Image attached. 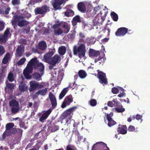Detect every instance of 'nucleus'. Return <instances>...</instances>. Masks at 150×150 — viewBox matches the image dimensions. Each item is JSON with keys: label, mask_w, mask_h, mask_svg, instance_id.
<instances>
[{"label": "nucleus", "mask_w": 150, "mask_h": 150, "mask_svg": "<svg viewBox=\"0 0 150 150\" xmlns=\"http://www.w3.org/2000/svg\"><path fill=\"white\" fill-rule=\"evenodd\" d=\"M78 10L82 13H84L86 11V8L84 3L83 2L79 3L77 4Z\"/></svg>", "instance_id": "24"}, {"label": "nucleus", "mask_w": 150, "mask_h": 150, "mask_svg": "<svg viewBox=\"0 0 150 150\" xmlns=\"http://www.w3.org/2000/svg\"><path fill=\"white\" fill-rule=\"evenodd\" d=\"M30 26H28L27 28L23 29V32L24 33H25L26 34H28L30 32Z\"/></svg>", "instance_id": "60"}, {"label": "nucleus", "mask_w": 150, "mask_h": 150, "mask_svg": "<svg viewBox=\"0 0 150 150\" xmlns=\"http://www.w3.org/2000/svg\"><path fill=\"white\" fill-rule=\"evenodd\" d=\"M14 126V124L12 123H7L6 126V129H7L8 130L12 129L13 127Z\"/></svg>", "instance_id": "45"}, {"label": "nucleus", "mask_w": 150, "mask_h": 150, "mask_svg": "<svg viewBox=\"0 0 150 150\" xmlns=\"http://www.w3.org/2000/svg\"><path fill=\"white\" fill-rule=\"evenodd\" d=\"M26 59L23 57L21 59L17 62V64L18 65H21L23 64L25 62Z\"/></svg>", "instance_id": "48"}, {"label": "nucleus", "mask_w": 150, "mask_h": 150, "mask_svg": "<svg viewBox=\"0 0 150 150\" xmlns=\"http://www.w3.org/2000/svg\"><path fill=\"white\" fill-rule=\"evenodd\" d=\"M9 105L12 107H18L19 106V103L16 100H12L10 101Z\"/></svg>", "instance_id": "37"}, {"label": "nucleus", "mask_w": 150, "mask_h": 150, "mask_svg": "<svg viewBox=\"0 0 150 150\" xmlns=\"http://www.w3.org/2000/svg\"><path fill=\"white\" fill-rule=\"evenodd\" d=\"M119 91H120V93L117 96L118 97L121 98L125 96L124 90L122 88L119 87Z\"/></svg>", "instance_id": "41"}, {"label": "nucleus", "mask_w": 150, "mask_h": 150, "mask_svg": "<svg viewBox=\"0 0 150 150\" xmlns=\"http://www.w3.org/2000/svg\"><path fill=\"white\" fill-rule=\"evenodd\" d=\"M78 73L79 77L81 79L85 78L87 76L86 73L83 70H80Z\"/></svg>", "instance_id": "30"}, {"label": "nucleus", "mask_w": 150, "mask_h": 150, "mask_svg": "<svg viewBox=\"0 0 150 150\" xmlns=\"http://www.w3.org/2000/svg\"><path fill=\"white\" fill-rule=\"evenodd\" d=\"M127 127L126 125H119L117 131L119 133L125 134L127 133Z\"/></svg>", "instance_id": "18"}, {"label": "nucleus", "mask_w": 150, "mask_h": 150, "mask_svg": "<svg viewBox=\"0 0 150 150\" xmlns=\"http://www.w3.org/2000/svg\"><path fill=\"white\" fill-rule=\"evenodd\" d=\"M100 54L98 51L95 50L93 49H90L89 50V55L91 57H97Z\"/></svg>", "instance_id": "22"}, {"label": "nucleus", "mask_w": 150, "mask_h": 150, "mask_svg": "<svg viewBox=\"0 0 150 150\" xmlns=\"http://www.w3.org/2000/svg\"><path fill=\"white\" fill-rule=\"evenodd\" d=\"M33 70L32 67L27 65L23 71V75L26 79H31L32 76L30 74L32 72Z\"/></svg>", "instance_id": "7"}, {"label": "nucleus", "mask_w": 150, "mask_h": 150, "mask_svg": "<svg viewBox=\"0 0 150 150\" xmlns=\"http://www.w3.org/2000/svg\"><path fill=\"white\" fill-rule=\"evenodd\" d=\"M127 28L125 27H121L118 28L115 33V35L117 36L122 37L126 34Z\"/></svg>", "instance_id": "9"}, {"label": "nucleus", "mask_w": 150, "mask_h": 150, "mask_svg": "<svg viewBox=\"0 0 150 150\" xmlns=\"http://www.w3.org/2000/svg\"><path fill=\"white\" fill-rule=\"evenodd\" d=\"M41 73V74L38 72H35L32 75L31 79H34L36 80L39 81L41 79L42 76L43 74L44 73Z\"/></svg>", "instance_id": "23"}, {"label": "nucleus", "mask_w": 150, "mask_h": 150, "mask_svg": "<svg viewBox=\"0 0 150 150\" xmlns=\"http://www.w3.org/2000/svg\"><path fill=\"white\" fill-rule=\"evenodd\" d=\"M4 132L6 134L7 136H10L12 134V129H6V130Z\"/></svg>", "instance_id": "54"}, {"label": "nucleus", "mask_w": 150, "mask_h": 150, "mask_svg": "<svg viewBox=\"0 0 150 150\" xmlns=\"http://www.w3.org/2000/svg\"><path fill=\"white\" fill-rule=\"evenodd\" d=\"M73 20H74L75 21H76L77 22H81V20L80 19V16L79 15L76 16L74 17L73 19Z\"/></svg>", "instance_id": "56"}, {"label": "nucleus", "mask_w": 150, "mask_h": 150, "mask_svg": "<svg viewBox=\"0 0 150 150\" xmlns=\"http://www.w3.org/2000/svg\"><path fill=\"white\" fill-rule=\"evenodd\" d=\"M73 51L74 55L77 54L80 58L84 57L86 52L85 45L81 44L78 47L76 45L74 46L73 47Z\"/></svg>", "instance_id": "1"}, {"label": "nucleus", "mask_w": 150, "mask_h": 150, "mask_svg": "<svg viewBox=\"0 0 150 150\" xmlns=\"http://www.w3.org/2000/svg\"><path fill=\"white\" fill-rule=\"evenodd\" d=\"M98 71L97 77L99 79V82L103 85H107L108 84V81L105 74L103 72L97 71Z\"/></svg>", "instance_id": "5"}, {"label": "nucleus", "mask_w": 150, "mask_h": 150, "mask_svg": "<svg viewBox=\"0 0 150 150\" xmlns=\"http://www.w3.org/2000/svg\"><path fill=\"white\" fill-rule=\"evenodd\" d=\"M68 91V88H64L61 92L59 96L60 100L62 99Z\"/></svg>", "instance_id": "34"}, {"label": "nucleus", "mask_w": 150, "mask_h": 150, "mask_svg": "<svg viewBox=\"0 0 150 150\" xmlns=\"http://www.w3.org/2000/svg\"><path fill=\"white\" fill-rule=\"evenodd\" d=\"M67 36L69 38L71 39H73L74 38V35L73 33L69 34Z\"/></svg>", "instance_id": "64"}, {"label": "nucleus", "mask_w": 150, "mask_h": 150, "mask_svg": "<svg viewBox=\"0 0 150 150\" xmlns=\"http://www.w3.org/2000/svg\"><path fill=\"white\" fill-rule=\"evenodd\" d=\"M47 47V44L45 41H42L39 43L38 48L40 50L44 51L46 49Z\"/></svg>", "instance_id": "25"}, {"label": "nucleus", "mask_w": 150, "mask_h": 150, "mask_svg": "<svg viewBox=\"0 0 150 150\" xmlns=\"http://www.w3.org/2000/svg\"><path fill=\"white\" fill-rule=\"evenodd\" d=\"M19 125L21 128H23L24 129H26V128L25 127V124L21 120H19Z\"/></svg>", "instance_id": "55"}, {"label": "nucleus", "mask_w": 150, "mask_h": 150, "mask_svg": "<svg viewBox=\"0 0 150 150\" xmlns=\"http://www.w3.org/2000/svg\"><path fill=\"white\" fill-rule=\"evenodd\" d=\"M10 58V54L9 53H7L5 55L2 60V62L4 64H6Z\"/></svg>", "instance_id": "28"}, {"label": "nucleus", "mask_w": 150, "mask_h": 150, "mask_svg": "<svg viewBox=\"0 0 150 150\" xmlns=\"http://www.w3.org/2000/svg\"><path fill=\"white\" fill-rule=\"evenodd\" d=\"M63 27L64 28V32L65 33H67L69 30V29L67 25H66L64 24Z\"/></svg>", "instance_id": "52"}, {"label": "nucleus", "mask_w": 150, "mask_h": 150, "mask_svg": "<svg viewBox=\"0 0 150 150\" xmlns=\"http://www.w3.org/2000/svg\"><path fill=\"white\" fill-rule=\"evenodd\" d=\"M89 104L92 106H95L97 104V101L96 100L92 99L90 100L89 102Z\"/></svg>", "instance_id": "46"}, {"label": "nucleus", "mask_w": 150, "mask_h": 150, "mask_svg": "<svg viewBox=\"0 0 150 150\" xmlns=\"http://www.w3.org/2000/svg\"><path fill=\"white\" fill-rule=\"evenodd\" d=\"M44 66L42 63L38 62L35 67V69H37L38 71L44 73Z\"/></svg>", "instance_id": "26"}, {"label": "nucleus", "mask_w": 150, "mask_h": 150, "mask_svg": "<svg viewBox=\"0 0 150 150\" xmlns=\"http://www.w3.org/2000/svg\"><path fill=\"white\" fill-rule=\"evenodd\" d=\"M6 87L10 90H13L14 87L13 84V83H8L6 84Z\"/></svg>", "instance_id": "50"}, {"label": "nucleus", "mask_w": 150, "mask_h": 150, "mask_svg": "<svg viewBox=\"0 0 150 150\" xmlns=\"http://www.w3.org/2000/svg\"><path fill=\"white\" fill-rule=\"evenodd\" d=\"M10 28H7L4 31V33L0 35V43H5L8 38L9 35H11V33H10Z\"/></svg>", "instance_id": "4"}, {"label": "nucleus", "mask_w": 150, "mask_h": 150, "mask_svg": "<svg viewBox=\"0 0 150 150\" xmlns=\"http://www.w3.org/2000/svg\"><path fill=\"white\" fill-rule=\"evenodd\" d=\"M113 116V113L112 112H111L110 114H106L107 119L108 122V125L109 127H111L116 123V122L114 121L112 118Z\"/></svg>", "instance_id": "11"}, {"label": "nucleus", "mask_w": 150, "mask_h": 150, "mask_svg": "<svg viewBox=\"0 0 150 150\" xmlns=\"http://www.w3.org/2000/svg\"><path fill=\"white\" fill-rule=\"evenodd\" d=\"M135 130V128L133 126L130 125L128 129V131L129 132H133Z\"/></svg>", "instance_id": "61"}, {"label": "nucleus", "mask_w": 150, "mask_h": 150, "mask_svg": "<svg viewBox=\"0 0 150 150\" xmlns=\"http://www.w3.org/2000/svg\"><path fill=\"white\" fill-rule=\"evenodd\" d=\"M50 11L49 7L46 5L42 6L41 7H37L35 9V14H42Z\"/></svg>", "instance_id": "6"}, {"label": "nucleus", "mask_w": 150, "mask_h": 150, "mask_svg": "<svg viewBox=\"0 0 150 150\" xmlns=\"http://www.w3.org/2000/svg\"><path fill=\"white\" fill-rule=\"evenodd\" d=\"M19 88L21 91L24 92L27 90V87L23 81H21L19 85Z\"/></svg>", "instance_id": "29"}, {"label": "nucleus", "mask_w": 150, "mask_h": 150, "mask_svg": "<svg viewBox=\"0 0 150 150\" xmlns=\"http://www.w3.org/2000/svg\"><path fill=\"white\" fill-rule=\"evenodd\" d=\"M61 59V58L60 56L58 55H55L52 58L50 64L53 66H55L57 63H59L60 62Z\"/></svg>", "instance_id": "17"}, {"label": "nucleus", "mask_w": 150, "mask_h": 150, "mask_svg": "<svg viewBox=\"0 0 150 150\" xmlns=\"http://www.w3.org/2000/svg\"><path fill=\"white\" fill-rule=\"evenodd\" d=\"M29 24V22L25 20L20 21L18 23V25L20 27L26 26Z\"/></svg>", "instance_id": "32"}, {"label": "nucleus", "mask_w": 150, "mask_h": 150, "mask_svg": "<svg viewBox=\"0 0 150 150\" xmlns=\"http://www.w3.org/2000/svg\"><path fill=\"white\" fill-rule=\"evenodd\" d=\"M66 150H78V149L75 146L71 144H68L66 146Z\"/></svg>", "instance_id": "38"}, {"label": "nucleus", "mask_w": 150, "mask_h": 150, "mask_svg": "<svg viewBox=\"0 0 150 150\" xmlns=\"http://www.w3.org/2000/svg\"><path fill=\"white\" fill-rule=\"evenodd\" d=\"M111 16L112 20L115 21H117L118 20V16L117 14L114 12H112L111 13Z\"/></svg>", "instance_id": "39"}, {"label": "nucleus", "mask_w": 150, "mask_h": 150, "mask_svg": "<svg viewBox=\"0 0 150 150\" xmlns=\"http://www.w3.org/2000/svg\"><path fill=\"white\" fill-rule=\"evenodd\" d=\"M52 111V110L50 109L46 112L44 113L42 116L40 118L39 121L42 123L44 122V121L47 118Z\"/></svg>", "instance_id": "16"}, {"label": "nucleus", "mask_w": 150, "mask_h": 150, "mask_svg": "<svg viewBox=\"0 0 150 150\" xmlns=\"http://www.w3.org/2000/svg\"><path fill=\"white\" fill-rule=\"evenodd\" d=\"M104 20L103 17L102 16H100L99 14L96 15L93 19V22L95 25H100L101 24Z\"/></svg>", "instance_id": "12"}, {"label": "nucleus", "mask_w": 150, "mask_h": 150, "mask_svg": "<svg viewBox=\"0 0 150 150\" xmlns=\"http://www.w3.org/2000/svg\"><path fill=\"white\" fill-rule=\"evenodd\" d=\"M61 23H59L58 24H56L53 25V27L54 29L58 28L61 26Z\"/></svg>", "instance_id": "63"}, {"label": "nucleus", "mask_w": 150, "mask_h": 150, "mask_svg": "<svg viewBox=\"0 0 150 150\" xmlns=\"http://www.w3.org/2000/svg\"><path fill=\"white\" fill-rule=\"evenodd\" d=\"M113 100L114 103V104L115 105V106L118 107L120 106V103L117 100V99H113Z\"/></svg>", "instance_id": "58"}, {"label": "nucleus", "mask_w": 150, "mask_h": 150, "mask_svg": "<svg viewBox=\"0 0 150 150\" xmlns=\"http://www.w3.org/2000/svg\"><path fill=\"white\" fill-rule=\"evenodd\" d=\"M29 84L30 86L29 88V90L31 92L36 90L37 89H41L44 87L43 85L34 81H30Z\"/></svg>", "instance_id": "3"}, {"label": "nucleus", "mask_w": 150, "mask_h": 150, "mask_svg": "<svg viewBox=\"0 0 150 150\" xmlns=\"http://www.w3.org/2000/svg\"><path fill=\"white\" fill-rule=\"evenodd\" d=\"M38 62L39 61L37 60V58L35 57L32 59L30 60L28 64V65L29 66H31V67H32V66H34L35 67Z\"/></svg>", "instance_id": "27"}, {"label": "nucleus", "mask_w": 150, "mask_h": 150, "mask_svg": "<svg viewBox=\"0 0 150 150\" xmlns=\"http://www.w3.org/2000/svg\"><path fill=\"white\" fill-rule=\"evenodd\" d=\"M64 1V0H54V2L52 3L53 7L55 10L61 9V6Z\"/></svg>", "instance_id": "13"}, {"label": "nucleus", "mask_w": 150, "mask_h": 150, "mask_svg": "<svg viewBox=\"0 0 150 150\" xmlns=\"http://www.w3.org/2000/svg\"><path fill=\"white\" fill-rule=\"evenodd\" d=\"M79 36L80 37V38L79 40V42H83L84 43H86V42L85 41V37L83 35V33H79Z\"/></svg>", "instance_id": "40"}, {"label": "nucleus", "mask_w": 150, "mask_h": 150, "mask_svg": "<svg viewBox=\"0 0 150 150\" xmlns=\"http://www.w3.org/2000/svg\"><path fill=\"white\" fill-rule=\"evenodd\" d=\"M6 136H7L6 134L4 132L2 135L1 137L0 138V140L1 141H3L5 139Z\"/></svg>", "instance_id": "62"}, {"label": "nucleus", "mask_w": 150, "mask_h": 150, "mask_svg": "<svg viewBox=\"0 0 150 150\" xmlns=\"http://www.w3.org/2000/svg\"><path fill=\"white\" fill-rule=\"evenodd\" d=\"M118 107H117L115 108V110L116 111L118 112H122L125 110V109L123 108L122 105H120Z\"/></svg>", "instance_id": "43"}, {"label": "nucleus", "mask_w": 150, "mask_h": 150, "mask_svg": "<svg viewBox=\"0 0 150 150\" xmlns=\"http://www.w3.org/2000/svg\"><path fill=\"white\" fill-rule=\"evenodd\" d=\"M8 79L10 82H12L14 80L13 74L12 73H9L8 76Z\"/></svg>", "instance_id": "49"}, {"label": "nucleus", "mask_w": 150, "mask_h": 150, "mask_svg": "<svg viewBox=\"0 0 150 150\" xmlns=\"http://www.w3.org/2000/svg\"><path fill=\"white\" fill-rule=\"evenodd\" d=\"M11 3L13 5L16 6L19 5L20 2L19 0H12Z\"/></svg>", "instance_id": "51"}, {"label": "nucleus", "mask_w": 150, "mask_h": 150, "mask_svg": "<svg viewBox=\"0 0 150 150\" xmlns=\"http://www.w3.org/2000/svg\"><path fill=\"white\" fill-rule=\"evenodd\" d=\"M5 52V49L4 47L2 45H0V56H1L4 54Z\"/></svg>", "instance_id": "47"}, {"label": "nucleus", "mask_w": 150, "mask_h": 150, "mask_svg": "<svg viewBox=\"0 0 150 150\" xmlns=\"http://www.w3.org/2000/svg\"><path fill=\"white\" fill-rule=\"evenodd\" d=\"M48 129H51L52 132H54L56 131L59 129V127L55 125L54 123H50V126H49Z\"/></svg>", "instance_id": "33"}, {"label": "nucleus", "mask_w": 150, "mask_h": 150, "mask_svg": "<svg viewBox=\"0 0 150 150\" xmlns=\"http://www.w3.org/2000/svg\"><path fill=\"white\" fill-rule=\"evenodd\" d=\"M5 23L3 21L0 22V31H2L5 27Z\"/></svg>", "instance_id": "57"}, {"label": "nucleus", "mask_w": 150, "mask_h": 150, "mask_svg": "<svg viewBox=\"0 0 150 150\" xmlns=\"http://www.w3.org/2000/svg\"><path fill=\"white\" fill-rule=\"evenodd\" d=\"M119 87L118 88L116 87H114L112 88V92L114 94H117L118 93Z\"/></svg>", "instance_id": "53"}, {"label": "nucleus", "mask_w": 150, "mask_h": 150, "mask_svg": "<svg viewBox=\"0 0 150 150\" xmlns=\"http://www.w3.org/2000/svg\"><path fill=\"white\" fill-rule=\"evenodd\" d=\"M24 51V47L22 45L18 46L16 50V57H21L23 55Z\"/></svg>", "instance_id": "15"}, {"label": "nucleus", "mask_w": 150, "mask_h": 150, "mask_svg": "<svg viewBox=\"0 0 150 150\" xmlns=\"http://www.w3.org/2000/svg\"><path fill=\"white\" fill-rule=\"evenodd\" d=\"M114 103V100H113L112 101H109L107 103V105L108 106L111 107H113L115 106Z\"/></svg>", "instance_id": "59"}, {"label": "nucleus", "mask_w": 150, "mask_h": 150, "mask_svg": "<svg viewBox=\"0 0 150 150\" xmlns=\"http://www.w3.org/2000/svg\"><path fill=\"white\" fill-rule=\"evenodd\" d=\"M6 66L1 68V70L0 71V81L3 80L4 78L5 72V69L6 68Z\"/></svg>", "instance_id": "35"}, {"label": "nucleus", "mask_w": 150, "mask_h": 150, "mask_svg": "<svg viewBox=\"0 0 150 150\" xmlns=\"http://www.w3.org/2000/svg\"><path fill=\"white\" fill-rule=\"evenodd\" d=\"M54 54V52L53 51L49 52L46 53L43 57L44 62L50 64L52 59V57Z\"/></svg>", "instance_id": "10"}, {"label": "nucleus", "mask_w": 150, "mask_h": 150, "mask_svg": "<svg viewBox=\"0 0 150 150\" xmlns=\"http://www.w3.org/2000/svg\"><path fill=\"white\" fill-rule=\"evenodd\" d=\"M19 110V106L18 107H12L11 109V112L13 114L17 113Z\"/></svg>", "instance_id": "42"}, {"label": "nucleus", "mask_w": 150, "mask_h": 150, "mask_svg": "<svg viewBox=\"0 0 150 150\" xmlns=\"http://www.w3.org/2000/svg\"><path fill=\"white\" fill-rule=\"evenodd\" d=\"M66 51V49L65 47L62 46L59 48L58 52L60 55H63L65 53Z\"/></svg>", "instance_id": "36"}, {"label": "nucleus", "mask_w": 150, "mask_h": 150, "mask_svg": "<svg viewBox=\"0 0 150 150\" xmlns=\"http://www.w3.org/2000/svg\"><path fill=\"white\" fill-rule=\"evenodd\" d=\"M49 96L53 108H54L56 107L57 105L56 97L51 92L49 93Z\"/></svg>", "instance_id": "14"}, {"label": "nucleus", "mask_w": 150, "mask_h": 150, "mask_svg": "<svg viewBox=\"0 0 150 150\" xmlns=\"http://www.w3.org/2000/svg\"><path fill=\"white\" fill-rule=\"evenodd\" d=\"M73 101V98L71 95H69L66 97L63 102L61 107L62 108H64L66 107L67 105H69Z\"/></svg>", "instance_id": "8"}, {"label": "nucleus", "mask_w": 150, "mask_h": 150, "mask_svg": "<svg viewBox=\"0 0 150 150\" xmlns=\"http://www.w3.org/2000/svg\"><path fill=\"white\" fill-rule=\"evenodd\" d=\"M77 108L76 106H74L65 111L62 115V119H65L67 118H71L73 112Z\"/></svg>", "instance_id": "2"}, {"label": "nucleus", "mask_w": 150, "mask_h": 150, "mask_svg": "<svg viewBox=\"0 0 150 150\" xmlns=\"http://www.w3.org/2000/svg\"><path fill=\"white\" fill-rule=\"evenodd\" d=\"M23 18V17L20 16L16 15L14 16V19L11 21V23L12 25L13 26L14 28H15V26H16L17 22L18 23L20 20Z\"/></svg>", "instance_id": "19"}, {"label": "nucleus", "mask_w": 150, "mask_h": 150, "mask_svg": "<svg viewBox=\"0 0 150 150\" xmlns=\"http://www.w3.org/2000/svg\"><path fill=\"white\" fill-rule=\"evenodd\" d=\"M47 91V89L46 88L42 89L39 90L35 93L34 96L36 98H37L39 95L44 96L46 95Z\"/></svg>", "instance_id": "21"}, {"label": "nucleus", "mask_w": 150, "mask_h": 150, "mask_svg": "<svg viewBox=\"0 0 150 150\" xmlns=\"http://www.w3.org/2000/svg\"><path fill=\"white\" fill-rule=\"evenodd\" d=\"M94 147H96L101 150H103L106 148H108L107 144L102 142H99L95 144Z\"/></svg>", "instance_id": "20"}, {"label": "nucleus", "mask_w": 150, "mask_h": 150, "mask_svg": "<svg viewBox=\"0 0 150 150\" xmlns=\"http://www.w3.org/2000/svg\"><path fill=\"white\" fill-rule=\"evenodd\" d=\"M54 35L56 36L59 35L63 33V31L60 28H58L57 30H54Z\"/></svg>", "instance_id": "44"}, {"label": "nucleus", "mask_w": 150, "mask_h": 150, "mask_svg": "<svg viewBox=\"0 0 150 150\" xmlns=\"http://www.w3.org/2000/svg\"><path fill=\"white\" fill-rule=\"evenodd\" d=\"M95 14V11L93 9H88L86 13V15L88 18L92 17Z\"/></svg>", "instance_id": "31"}]
</instances>
